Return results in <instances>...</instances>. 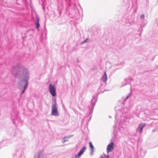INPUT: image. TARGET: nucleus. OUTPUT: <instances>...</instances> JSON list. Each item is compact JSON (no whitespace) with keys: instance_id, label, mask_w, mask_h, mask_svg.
Returning <instances> with one entry per match:
<instances>
[{"instance_id":"f257e3e1","label":"nucleus","mask_w":158,"mask_h":158,"mask_svg":"<svg viewBox=\"0 0 158 158\" xmlns=\"http://www.w3.org/2000/svg\"><path fill=\"white\" fill-rule=\"evenodd\" d=\"M12 74L14 77L18 78L23 83L24 82V89L27 88L28 84V81L30 74L28 69L23 66H19L14 68L12 70ZM20 81L18 83V87L20 88L22 85L20 84Z\"/></svg>"},{"instance_id":"f03ea898","label":"nucleus","mask_w":158,"mask_h":158,"mask_svg":"<svg viewBox=\"0 0 158 158\" xmlns=\"http://www.w3.org/2000/svg\"><path fill=\"white\" fill-rule=\"evenodd\" d=\"M51 114L56 116H59V115L58 112L57 104L56 101L52 103Z\"/></svg>"},{"instance_id":"7ed1b4c3","label":"nucleus","mask_w":158,"mask_h":158,"mask_svg":"<svg viewBox=\"0 0 158 158\" xmlns=\"http://www.w3.org/2000/svg\"><path fill=\"white\" fill-rule=\"evenodd\" d=\"M45 154L44 150H40L35 154L33 158H45Z\"/></svg>"},{"instance_id":"20e7f679","label":"nucleus","mask_w":158,"mask_h":158,"mask_svg":"<svg viewBox=\"0 0 158 158\" xmlns=\"http://www.w3.org/2000/svg\"><path fill=\"white\" fill-rule=\"evenodd\" d=\"M49 90L50 94L53 97L56 95V89L54 87L52 84L49 85Z\"/></svg>"},{"instance_id":"39448f33","label":"nucleus","mask_w":158,"mask_h":158,"mask_svg":"<svg viewBox=\"0 0 158 158\" xmlns=\"http://www.w3.org/2000/svg\"><path fill=\"white\" fill-rule=\"evenodd\" d=\"M145 126V123H141L139 124L136 129V131L141 133L142 132L143 129Z\"/></svg>"},{"instance_id":"423d86ee","label":"nucleus","mask_w":158,"mask_h":158,"mask_svg":"<svg viewBox=\"0 0 158 158\" xmlns=\"http://www.w3.org/2000/svg\"><path fill=\"white\" fill-rule=\"evenodd\" d=\"M86 148L85 147H83L79 152L75 156V158H79L83 153L86 149Z\"/></svg>"},{"instance_id":"0eeeda50","label":"nucleus","mask_w":158,"mask_h":158,"mask_svg":"<svg viewBox=\"0 0 158 158\" xmlns=\"http://www.w3.org/2000/svg\"><path fill=\"white\" fill-rule=\"evenodd\" d=\"M114 148V144L113 143H111L109 144L107 148V151L108 153L110 152Z\"/></svg>"},{"instance_id":"6e6552de","label":"nucleus","mask_w":158,"mask_h":158,"mask_svg":"<svg viewBox=\"0 0 158 158\" xmlns=\"http://www.w3.org/2000/svg\"><path fill=\"white\" fill-rule=\"evenodd\" d=\"M107 77L106 72H105L101 78V80L103 82H106L107 81Z\"/></svg>"},{"instance_id":"1a4fd4ad","label":"nucleus","mask_w":158,"mask_h":158,"mask_svg":"<svg viewBox=\"0 0 158 158\" xmlns=\"http://www.w3.org/2000/svg\"><path fill=\"white\" fill-rule=\"evenodd\" d=\"M89 145L91 150V155L92 156L94 154V148L93 146V144L91 142H89Z\"/></svg>"},{"instance_id":"9d476101","label":"nucleus","mask_w":158,"mask_h":158,"mask_svg":"<svg viewBox=\"0 0 158 158\" xmlns=\"http://www.w3.org/2000/svg\"><path fill=\"white\" fill-rule=\"evenodd\" d=\"M73 136L71 135H68L64 137L63 139L62 142L63 143H64L65 142H66L68 141V139L70 138V137H72Z\"/></svg>"},{"instance_id":"9b49d317","label":"nucleus","mask_w":158,"mask_h":158,"mask_svg":"<svg viewBox=\"0 0 158 158\" xmlns=\"http://www.w3.org/2000/svg\"><path fill=\"white\" fill-rule=\"evenodd\" d=\"M36 21L35 23L36 27L37 28H38L40 27V24L39 23V19L38 16H36Z\"/></svg>"},{"instance_id":"f8f14e48","label":"nucleus","mask_w":158,"mask_h":158,"mask_svg":"<svg viewBox=\"0 0 158 158\" xmlns=\"http://www.w3.org/2000/svg\"><path fill=\"white\" fill-rule=\"evenodd\" d=\"M84 43H86L89 42V40L88 38L86 39L84 41H83Z\"/></svg>"},{"instance_id":"ddd939ff","label":"nucleus","mask_w":158,"mask_h":158,"mask_svg":"<svg viewBox=\"0 0 158 158\" xmlns=\"http://www.w3.org/2000/svg\"><path fill=\"white\" fill-rule=\"evenodd\" d=\"M140 18L143 20L144 19V15H141L140 16Z\"/></svg>"},{"instance_id":"4468645a","label":"nucleus","mask_w":158,"mask_h":158,"mask_svg":"<svg viewBox=\"0 0 158 158\" xmlns=\"http://www.w3.org/2000/svg\"><path fill=\"white\" fill-rule=\"evenodd\" d=\"M129 96H130L129 95H127V96L126 97V98L124 100L125 101H126L127 99H128V98H129Z\"/></svg>"},{"instance_id":"2eb2a0df","label":"nucleus","mask_w":158,"mask_h":158,"mask_svg":"<svg viewBox=\"0 0 158 158\" xmlns=\"http://www.w3.org/2000/svg\"><path fill=\"white\" fill-rule=\"evenodd\" d=\"M25 90L24 89H23V90H22V91L21 93V95H22L23 94V93L24 92Z\"/></svg>"},{"instance_id":"dca6fc26","label":"nucleus","mask_w":158,"mask_h":158,"mask_svg":"<svg viewBox=\"0 0 158 158\" xmlns=\"http://www.w3.org/2000/svg\"><path fill=\"white\" fill-rule=\"evenodd\" d=\"M105 157H103L102 156H101L99 158H105Z\"/></svg>"},{"instance_id":"f3484780","label":"nucleus","mask_w":158,"mask_h":158,"mask_svg":"<svg viewBox=\"0 0 158 158\" xmlns=\"http://www.w3.org/2000/svg\"><path fill=\"white\" fill-rule=\"evenodd\" d=\"M105 156H106L105 158L106 157V158H109V156L108 155H107L106 156L105 155L104 157H105Z\"/></svg>"},{"instance_id":"a211bd4d","label":"nucleus","mask_w":158,"mask_h":158,"mask_svg":"<svg viewBox=\"0 0 158 158\" xmlns=\"http://www.w3.org/2000/svg\"><path fill=\"white\" fill-rule=\"evenodd\" d=\"M84 41H83L81 43V45H82L83 44H84Z\"/></svg>"}]
</instances>
